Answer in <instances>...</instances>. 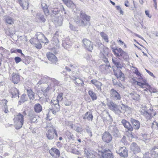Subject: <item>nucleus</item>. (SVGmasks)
<instances>
[{"label":"nucleus","mask_w":158,"mask_h":158,"mask_svg":"<svg viewBox=\"0 0 158 158\" xmlns=\"http://www.w3.org/2000/svg\"><path fill=\"white\" fill-rule=\"evenodd\" d=\"M90 17L87 15L83 11H81L80 17H77L75 19L76 23L80 26H89L90 25Z\"/></svg>","instance_id":"nucleus-1"},{"label":"nucleus","mask_w":158,"mask_h":158,"mask_svg":"<svg viewBox=\"0 0 158 158\" xmlns=\"http://www.w3.org/2000/svg\"><path fill=\"white\" fill-rule=\"evenodd\" d=\"M99 46L98 49L100 51L101 56H102V60L106 64V66H108V68L111 67L110 65L109 64L108 59L106 57V55H108L109 49L106 47H104L103 44L101 43L98 44Z\"/></svg>","instance_id":"nucleus-2"},{"label":"nucleus","mask_w":158,"mask_h":158,"mask_svg":"<svg viewBox=\"0 0 158 158\" xmlns=\"http://www.w3.org/2000/svg\"><path fill=\"white\" fill-rule=\"evenodd\" d=\"M15 127L16 129H19L22 127L24 122V116L21 113L17 114L13 119Z\"/></svg>","instance_id":"nucleus-3"},{"label":"nucleus","mask_w":158,"mask_h":158,"mask_svg":"<svg viewBox=\"0 0 158 158\" xmlns=\"http://www.w3.org/2000/svg\"><path fill=\"white\" fill-rule=\"evenodd\" d=\"M107 105L108 108L117 114H119L122 113V107L120 105H118L113 101L110 100L107 103Z\"/></svg>","instance_id":"nucleus-4"},{"label":"nucleus","mask_w":158,"mask_h":158,"mask_svg":"<svg viewBox=\"0 0 158 158\" xmlns=\"http://www.w3.org/2000/svg\"><path fill=\"white\" fill-rule=\"evenodd\" d=\"M156 114V111L153 110L152 107H150L147 110L144 109L141 111V114L144 116L147 120L151 119L155 116Z\"/></svg>","instance_id":"nucleus-5"},{"label":"nucleus","mask_w":158,"mask_h":158,"mask_svg":"<svg viewBox=\"0 0 158 158\" xmlns=\"http://www.w3.org/2000/svg\"><path fill=\"white\" fill-rule=\"evenodd\" d=\"M112 51L114 55L117 57H122L124 60H127L128 58V56L126 52L121 48H111Z\"/></svg>","instance_id":"nucleus-6"},{"label":"nucleus","mask_w":158,"mask_h":158,"mask_svg":"<svg viewBox=\"0 0 158 158\" xmlns=\"http://www.w3.org/2000/svg\"><path fill=\"white\" fill-rule=\"evenodd\" d=\"M98 153H101L100 158H114L112 152L109 149H102L101 150L97 149Z\"/></svg>","instance_id":"nucleus-7"},{"label":"nucleus","mask_w":158,"mask_h":158,"mask_svg":"<svg viewBox=\"0 0 158 158\" xmlns=\"http://www.w3.org/2000/svg\"><path fill=\"white\" fill-rule=\"evenodd\" d=\"M116 152L122 157L126 158L128 156L127 149L124 146L119 148L116 150Z\"/></svg>","instance_id":"nucleus-8"},{"label":"nucleus","mask_w":158,"mask_h":158,"mask_svg":"<svg viewBox=\"0 0 158 158\" xmlns=\"http://www.w3.org/2000/svg\"><path fill=\"white\" fill-rule=\"evenodd\" d=\"M110 97L114 101L120 100L121 99L120 94L114 89H112L110 91Z\"/></svg>","instance_id":"nucleus-9"},{"label":"nucleus","mask_w":158,"mask_h":158,"mask_svg":"<svg viewBox=\"0 0 158 158\" xmlns=\"http://www.w3.org/2000/svg\"><path fill=\"white\" fill-rule=\"evenodd\" d=\"M49 80L53 82H55L56 81V80L54 78H52L47 76H41L40 80L37 83V84L40 85L42 84L48 83L49 82Z\"/></svg>","instance_id":"nucleus-10"},{"label":"nucleus","mask_w":158,"mask_h":158,"mask_svg":"<svg viewBox=\"0 0 158 158\" xmlns=\"http://www.w3.org/2000/svg\"><path fill=\"white\" fill-rule=\"evenodd\" d=\"M84 46L88 51H91L93 49L92 43L87 39H85L83 40Z\"/></svg>","instance_id":"nucleus-11"},{"label":"nucleus","mask_w":158,"mask_h":158,"mask_svg":"<svg viewBox=\"0 0 158 158\" xmlns=\"http://www.w3.org/2000/svg\"><path fill=\"white\" fill-rule=\"evenodd\" d=\"M35 36L39 42L43 43H48L49 41L48 40L43 34L40 32H37Z\"/></svg>","instance_id":"nucleus-12"},{"label":"nucleus","mask_w":158,"mask_h":158,"mask_svg":"<svg viewBox=\"0 0 158 158\" xmlns=\"http://www.w3.org/2000/svg\"><path fill=\"white\" fill-rule=\"evenodd\" d=\"M28 115L31 123L36 122L37 119L39 118V116L34 111H30Z\"/></svg>","instance_id":"nucleus-13"},{"label":"nucleus","mask_w":158,"mask_h":158,"mask_svg":"<svg viewBox=\"0 0 158 158\" xmlns=\"http://www.w3.org/2000/svg\"><path fill=\"white\" fill-rule=\"evenodd\" d=\"M90 82L94 85L97 90L100 92H102V89L101 87L102 84V83L96 79H93L90 81Z\"/></svg>","instance_id":"nucleus-14"},{"label":"nucleus","mask_w":158,"mask_h":158,"mask_svg":"<svg viewBox=\"0 0 158 158\" xmlns=\"http://www.w3.org/2000/svg\"><path fill=\"white\" fill-rule=\"evenodd\" d=\"M130 149L134 154L138 153L140 152L141 150L139 147L135 143H132L130 145Z\"/></svg>","instance_id":"nucleus-15"},{"label":"nucleus","mask_w":158,"mask_h":158,"mask_svg":"<svg viewBox=\"0 0 158 158\" xmlns=\"http://www.w3.org/2000/svg\"><path fill=\"white\" fill-rule=\"evenodd\" d=\"M54 134L56 136H57V131L55 129H49L46 134L47 138L49 139H52L54 137Z\"/></svg>","instance_id":"nucleus-16"},{"label":"nucleus","mask_w":158,"mask_h":158,"mask_svg":"<svg viewBox=\"0 0 158 158\" xmlns=\"http://www.w3.org/2000/svg\"><path fill=\"white\" fill-rule=\"evenodd\" d=\"M46 56L48 60L53 63L56 64L58 61L57 58L52 52L47 53Z\"/></svg>","instance_id":"nucleus-17"},{"label":"nucleus","mask_w":158,"mask_h":158,"mask_svg":"<svg viewBox=\"0 0 158 158\" xmlns=\"http://www.w3.org/2000/svg\"><path fill=\"white\" fill-rule=\"evenodd\" d=\"M102 138L104 141L108 143L112 140V137L110 134L109 132H105L103 135Z\"/></svg>","instance_id":"nucleus-18"},{"label":"nucleus","mask_w":158,"mask_h":158,"mask_svg":"<svg viewBox=\"0 0 158 158\" xmlns=\"http://www.w3.org/2000/svg\"><path fill=\"white\" fill-rule=\"evenodd\" d=\"M109 132L113 136H118V131L116 127L114 125H110L108 129Z\"/></svg>","instance_id":"nucleus-19"},{"label":"nucleus","mask_w":158,"mask_h":158,"mask_svg":"<svg viewBox=\"0 0 158 158\" xmlns=\"http://www.w3.org/2000/svg\"><path fill=\"white\" fill-rule=\"evenodd\" d=\"M51 155L55 158H57L60 156V152L59 150L55 148H52L49 151Z\"/></svg>","instance_id":"nucleus-20"},{"label":"nucleus","mask_w":158,"mask_h":158,"mask_svg":"<svg viewBox=\"0 0 158 158\" xmlns=\"http://www.w3.org/2000/svg\"><path fill=\"white\" fill-rule=\"evenodd\" d=\"M121 123L125 128L128 131H131L133 130V127L130 123L125 119H123L121 121Z\"/></svg>","instance_id":"nucleus-21"},{"label":"nucleus","mask_w":158,"mask_h":158,"mask_svg":"<svg viewBox=\"0 0 158 158\" xmlns=\"http://www.w3.org/2000/svg\"><path fill=\"white\" fill-rule=\"evenodd\" d=\"M130 121L132 124L133 129L134 128L135 130H138L140 127V123L138 120L135 119L131 118Z\"/></svg>","instance_id":"nucleus-22"},{"label":"nucleus","mask_w":158,"mask_h":158,"mask_svg":"<svg viewBox=\"0 0 158 158\" xmlns=\"http://www.w3.org/2000/svg\"><path fill=\"white\" fill-rule=\"evenodd\" d=\"M62 46L65 49L69 50L71 47L72 43L68 38H66L65 40L63 41Z\"/></svg>","instance_id":"nucleus-23"},{"label":"nucleus","mask_w":158,"mask_h":158,"mask_svg":"<svg viewBox=\"0 0 158 158\" xmlns=\"http://www.w3.org/2000/svg\"><path fill=\"white\" fill-rule=\"evenodd\" d=\"M64 3L68 7L73 10L76 6L71 0H62Z\"/></svg>","instance_id":"nucleus-24"},{"label":"nucleus","mask_w":158,"mask_h":158,"mask_svg":"<svg viewBox=\"0 0 158 158\" xmlns=\"http://www.w3.org/2000/svg\"><path fill=\"white\" fill-rule=\"evenodd\" d=\"M20 6L24 10H27L28 8L29 3L27 0H18Z\"/></svg>","instance_id":"nucleus-25"},{"label":"nucleus","mask_w":158,"mask_h":158,"mask_svg":"<svg viewBox=\"0 0 158 158\" xmlns=\"http://www.w3.org/2000/svg\"><path fill=\"white\" fill-rule=\"evenodd\" d=\"M136 82L137 85L144 89H145L144 88L146 89L145 87L144 86V85H146L148 87L149 85V84L147 83L146 80L143 78L141 80H140V81H136Z\"/></svg>","instance_id":"nucleus-26"},{"label":"nucleus","mask_w":158,"mask_h":158,"mask_svg":"<svg viewBox=\"0 0 158 158\" xmlns=\"http://www.w3.org/2000/svg\"><path fill=\"white\" fill-rule=\"evenodd\" d=\"M12 98H16L17 99L19 98V91L15 87H13L11 89Z\"/></svg>","instance_id":"nucleus-27"},{"label":"nucleus","mask_w":158,"mask_h":158,"mask_svg":"<svg viewBox=\"0 0 158 158\" xmlns=\"http://www.w3.org/2000/svg\"><path fill=\"white\" fill-rule=\"evenodd\" d=\"M58 36L55 34L53 36L52 39L51 40V43L54 45L56 46L57 48L59 47V41Z\"/></svg>","instance_id":"nucleus-28"},{"label":"nucleus","mask_w":158,"mask_h":158,"mask_svg":"<svg viewBox=\"0 0 158 158\" xmlns=\"http://www.w3.org/2000/svg\"><path fill=\"white\" fill-rule=\"evenodd\" d=\"M31 43L32 44V43L34 44L35 47L38 49H40L42 48V45L40 44V42H39L38 39L36 38H32L30 40Z\"/></svg>","instance_id":"nucleus-29"},{"label":"nucleus","mask_w":158,"mask_h":158,"mask_svg":"<svg viewBox=\"0 0 158 158\" xmlns=\"http://www.w3.org/2000/svg\"><path fill=\"white\" fill-rule=\"evenodd\" d=\"M93 116L92 112L90 111L87 112L83 116V119L84 120L86 119L88 121H92L93 119Z\"/></svg>","instance_id":"nucleus-30"},{"label":"nucleus","mask_w":158,"mask_h":158,"mask_svg":"<svg viewBox=\"0 0 158 158\" xmlns=\"http://www.w3.org/2000/svg\"><path fill=\"white\" fill-rule=\"evenodd\" d=\"M59 101L56 98H53L51 101V103L52 104L55 108H56L57 111H59L60 110V106L59 105Z\"/></svg>","instance_id":"nucleus-31"},{"label":"nucleus","mask_w":158,"mask_h":158,"mask_svg":"<svg viewBox=\"0 0 158 158\" xmlns=\"http://www.w3.org/2000/svg\"><path fill=\"white\" fill-rule=\"evenodd\" d=\"M84 152L87 158H95V156L93 154L92 152L89 149L85 148Z\"/></svg>","instance_id":"nucleus-32"},{"label":"nucleus","mask_w":158,"mask_h":158,"mask_svg":"<svg viewBox=\"0 0 158 158\" xmlns=\"http://www.w3.org/2000/svg\"><path fill=\"white\" fill-rule=\"evenodd\" d=\"M20 81L19 75L18 73H13L12 77V81L14 84H17Z\"/></svg>","instance_id":"nucleus-33"},{"label":"nucleus","mask_w":158,"mask_h":158,"mask_svg":"<svg viewBox=\"0 0 158 158\" xmlns=\"http://www.w3.org/2000/svg\"><path fill=\"white\" fill-rule=\"evenodd\" d=\"M36 19L38 22L43 23L46 20L44 15L39 13L36 14Z\"/></svg>","instance_id":"nucleus-34"},{"label":"nucleus","mask_w":158,"mask_h":158,"mask_svg":"<svg viewBox=\"0 0 158 158\" xmlns=\"http://www.w3.org/2000/svg\"><path fill=\"white\" fill-rule=\"evenodd\" d=\"M112 61L113 63L117 68H119L121 69L122 68L123 66L119 61V60L117 58L115 57H112Z\"/></svg>","instance_id":"nucleus-35"},{"label":"nucleus","mask_w":158,"mask_h":158,"mask_svg":"<svg viewBox=\"0 0 158 158\" xmlns=\"http://www.w3.org/2000/svg\"><path fill=\"white\" fill-rule=\"evenodd\" d=\"M158 149L156 147H154L151 150L152 156L154 158H158Z\"/></svg>","instance_id":"nucleus-36"},{"label":"nucleus","mask_w":158,"mask_h":158,"mask_svg":"<svg viewBox=\"0 0 158 158\" xmlns=\"http://www.w3.org/2000/svg\"><path fill=\"white\" fill-rule=\"evenodd\" d=\"M2 103L3 104V106H2V107L3 110H4V112L6 113H7L8 112L7 105L8 101L6 99H4L2 100Z\"/></svg>","instance_id":"nucleus-37"},{"label":"nucleus","mask_w":158,"mask_h":158,"mask_svg":"<svg viewBox=\"0 0 158 158\" xmlns=\"http://www.w3.org/2000/svg\"><path fill=\"white\" fill-rule=\"evenodd\" d=\"M41 7L45 15H48L49 14V11L47 5L45 3H43L41 4Z\"/></svg>","instance_id":"nucleus-38"},{"label":"nucleus","mask_w":158,"mask_h":158,"mask_svg":"<svg viewBox=\"0 0 158 158\" xmlns=\"http://www.w3.org/2000/svg\"><path fill=\"white\" fill-rule=\"evenodd\" d=\"M88 94L93 101L97 99L96 94L92 89H91L89 91Z\"/></svg>","instance_id":"nucleus-39"},{"label":"nucleus","mask_w":158,"mask_h":158,"mask_svg":"<svg viewBox=\"0 0 158 158\" xmlns=\"http://www.w3.org/2000/svg\"><path fill=\"white\" fill-rule=\"evenodd\" d=\"M34 109L35 112L40 113L42 111V107L39 103H37L34 105Z\"/></svg>","instance_id":"nucleus-40"},{"label":"nucleus","mask_w":158,"mask_h":158,"mask_svg":"<svg viewBox=\"0 0 158 158\" xmlns=\"http://www.w3.org/2000/svg\"><path fill=\"white\" fill-rule=\"evenodd\" d=\"M27 91L28 96L31 100H33L35 99V93L31 89H27Z\"/></svg>","instance_id":"nucleus-41"},{"label":"nucleus","mask_w":158,"mask_h":158,"mask_svg":"<svg viewBox=\"0 0 158 158\" xmlns=\"http://www.w3.org/2000/svg\"><path fill=\"white\" fill-rule=\"evenodd\" d=\"M114 74L117 78L122 79V80H124V75L120 70L118 71V73H116Z\"/></svg>","instance_id":"nucleus-42"},{"label":"nucleus","mask_w":158,"mask_h":158,"mask_svg":"<svg viewBox=\"0 0 158 158\" xmlns=\"http://www.w3.org/2000/svg\"><path fill=\"white\" fill-rule=\"evenodd\" d=\"M6 23L9 24H13L14 23V19L9 16H7L5 19Z\"/></svg>","instance_id":"nucleus-43"},{"label":"nucleus","mask_w":158,"mask_h":158,"mask_svg":"<svg viewBox=\"0 0 158 158\" xmlns=\"http://www.w3.org/2000/svg\"><path fill=\"white\" fill-rule=\"evenodd\" d=\"M63 18L61 16H59L56 19V21L55 22V25L57 26H60L62 24Z\"/></svg>","instance_id":"nucleus-44"},{"label":"nucleus","mask_w":158,"mask_h":158,"mask_svg":"<svg viewBox=\"0 0 158 158\" xmlns=\"http://www.w3.org/2000/svg\"><path fill=\"white\" fill-rule=\"evenodd\" d=\"M148 87V88H146V89H144V91H147L148 90H149L151 93L152 92L156 93L157 92V90L156 89L151 87L150 85H149Z\"/></svg>","instance_id":"nucleus-45"},{"label":"nucleus","mask_w":158,"mask_h":158,"mask_svg":"<svg viewBox=\"0 0 158 158\" xmlns=\"http://www.w3.org/2000/svg\"><path fill=\"white\" fill-rule=\"evenodd\" d=\"M100 35L102 38L104 39L105 41L107 42H108V38L106 34L102 32L100 33Z\"/></svg>","instance_id":"nucleus-46"},{"label":"nucleus","mask_w":158,"mask_h":158,"mask_svg":"<svg viewBox=\"0 0 158 158\" xmlns=\"http://www.w3.org/2000/svg\"><path fill=\"white\" fill-rule=\"evenodd\" d=\"M27 100V98L26 95L25 94H23L21 96L20 102H24Z\"/></svg>","instance_id":"nucleus-47"},{"label":"nucleus","mask_w":158,"mask_h":158,"mask_svg":"<svg viewBox=\"0 0 158 158\" xmlns=\"http://www.w3.org/2000/svg\"><path fill=\"white\" fill-rule=\"evenodd\" d=\"M60 10L61 12L63 13H64V15H65V18L67 19L68 17V15L67 14L66 12L63 5H61L60 6Z\"/></svg>","instance_id":"nucleus-48"},{"label":"nucleus","mask_w":158,"mask_h":158,"mask_svg":"<svg viewBox=\"0 0 158 158\" xmlns=\"http://www.w3.org/2000/svg\"><path fill=\"white\" fill-rule=\"evenodd\" d=\"M132 94V97L133 99L138 100L139 99L140 97V95L136 93H134L131 94V95Z\"/></svg>","instance_id":"nucleus-49"},{"label":"nucleus","mask_w":158,"mask_h":158,"mask_svg":"<svg viewBox=\"0 0 158 158\" xmlns=\"http://www.w3.org/2000/svg\"><path fill=\"white\" fill-rule=\"evenodd\" d=\"M73 129L76 131L80 133H81V132L82 131V128L80 127H79L77 126H75V127Z\"/></svg>","instance_id":"nucleus-50"},{"label":"nucleus","mask_w":158,"mask_h":158,"mask_svg":"<svg viewBox=\"0 0 158 158\" xmlns=\"http://www.w3.org/2000/svg\"><path fill=\"white\" fill-rule=\"evenodd\" d=\"M63 94L62 93H59L56 98L59 101H61L63 99Z\"/></svg>","instance_id":"nucleus-51"},{"label":"nucleus","mask_w":158,"mask_h":158,"mask_svg":"<svg viewBox=\"0 0 158 158\" xmlns=\"http://www.w3.org/2000/svg\"><path fill=\"white\" fill-rule=\"evenodd\" d=\"M107 114L108 115V116L107 117V120L110 123H111L113 121L112 117L110 116L108 112H107Z\"/></svg>","instance_id":"nucleus-52"},{"label":"nucleus","mask_w":158,"mask_h":158,"mask_svg":"<svg viewBox=\"0 0 158 158\" xmlns=\"http://www.w3.org/2000/svg\"><path fill=\"white\" fill-rule=\"evenodd\" d=\"M55 109H54V108L53 109H51L49 108V112L51 113H52L54 115H56V112H58L59 111H57L56 110V108H55Z\"/></svg>","instance_id":"nucleus-53"},{"label":"nucleus","mask_w":158,"mask_h":158,"mask_svg":"<svg viewBox=\"0 0 158 158\" xmlns=\"http://www.w3.org/2000/svg\"><path fill=\"white\" fill-rule=\"evenodd\" d=\"M85 130L89 134V135H90V136H92V133L91 132V131L90 129L89 128V127H87L85 128Z\"/></svg>","instance_id":"nucleus-54"},{"label":"nucleus","mask_w":158,"mask_h":158,"mask_svg":"<svg viewBox=\"0 0 158 158\" xmlns=\"http://www.w3.org/2000/svg\"><path fill=\"white\" fill-rule=\"evenodd\" d=\"M66 135L69 139H72L73 138V134L69 131H68L66 133Z\"/></svg>","instance_id":"nucleus-55"},{"label":"nucleus","mask_w":158,"mask_h":158,"mask_svg":"<svg viewBox=\"0 0 158 158\" xmlns=\"http://www.w3.org/2000/svg\"><path fill=\"white\" fill-rule=\"evenodd\" d=\"M15 63L17 64L22 61L21 59L19 57H15L14 59Z\"/></svg>","instance_id":"nucleus-56"},{"label":"nucleus","mask_w":158,"mask_h":158,"mask_svg":"<svg viewBox=\"0 0 158 158\" xmlns=\"http://www.w3.org/2000/svg\"><path fill=\"white\" fill-rule=\"evenodd\" d=\"M71 102L68 99H66L64 101V105L66 106H69L71 104Z\"/></svg>","instance_id":"nucleus-57"},{"label":"nucleus","mask_w":158,"mask_h":158,"mask_svg":"<svg viewBox=\"0 0 158 158\" xmlns=\"http://www.w3.org/2000/svg\"><path fill=\"white\" fill-rule=\"evenodd\" d=\"M60 10H59L58 9L54 8L52 10V12L53 14L56 15L58 14Z\"/></svg>","instance_id":"nucleus-58"},{"label":"nucleus","mask_w":158,"mask_h":158,"mask_svg":"<svg viewBox=\"0 0 158 158\" xmlns=\"http://www.w3.org/2000/svg\"><path fill=\"white\" fill-rule=\"evenodd\" d=\"M69 66L70 67V68L71 69V70H74L75 69H76L77 67V66L75 64H69Z\"/></svg>","instance_id":"nucleus-59"},{"label":"nucleus","mask_w":158,"mask_h":158,"mask_svg":"<svg viewBox=\"0 0 158 158\" xmlns=\"http://www.w3.org/2000/svg\"><path fill=\"white\" fill-rule=\"evenodd\" d=\"M51 89V88L49 87L48 86L46 88L44 89V88L41 90V91H42L44 93H47L48 92L49 89Z\"/></svg>","instance_id":"nucleus-60"},{"label":"nucleus","mask_w":158,"mask_h":158,"mask_svg":"<svg viewBox=\"0 0 158 158\" xmlns=\"http://www.w3.org/2000/svg\"><path fill=\"white\" fill-rule=\"evenodd\" d=\"M71 152L75 154H79V152L77 150L75 149H73L71 151Z\"/></svg>","instance_id":"nucleus-61"},{"label":"nucleus","mask_w":158,"mask_h":158,"mask_svg":"<svg viewBox=\"0 0 158 158\" xmlns=\"http://www.w3.org/2000/svg\"><path fill=\"white\" fill-rule=\"evenodd\" d=\"M51 52H52L53 53L54 55L56 54L58 52L57 49L55 48H52L51 50Z\"/></svg>","instance_id":"nucleus-62"},{"label":"nucleus","mask_w":158,"mask_h":158,"mask_svg":"<svg viewBox=\"0 0 158 158\" xmlns=\"http://www.w3.org/2000/svg\"><path fill=\"white\" fill-rule=\"evenodd\" d=\"M143 158H151L149 155V153L147 152L143 155Z\"/></svg>","instance_id":"nucleus-63"},{"label":"nucleus","mask_w":158,"mask_h":158,"mask_svg":"<svg viewBox=\"0 0 158 158\" xmlns=\"http://www.w3.org/2000/svg\"><path fill=\"white\" fill-rule=\"evenodd\" d=\"M65 68L66 70L68 72H70L71 71V69L70 67L69 66V65H68V66H65Z\"/></svg>","instance_id":"nucleus-64"}]
</instances>
